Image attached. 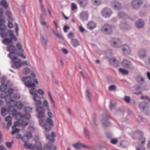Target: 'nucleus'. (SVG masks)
Masks as SVG:
<instances>
[{"mask_svg": "<svg viewBox=\"0 0 150 150\" xmlns=\"http://www.w3.org/2000/svg\"><path fill=\"white\" fill-rule=\"evenodd\" d=\"M140 98L143 100H146L148 102H150V98L147 96H142Z\"/></svg>", "mask_w": 150, "mask_h": 150, "instance_id": "53", "label": "nucleus"}, {"mask_svg": "<svg viewBox=\"0 0 150 150\" xmlns=\"http://www.w3.org/2000/svg\"><path fill=\"white\" fill-rule=\"evenodd\" d=\"M142 2L140 0H134L132 3L131 5L135 9H137L142 5Z\"/></svg>", "mask_w": 150, "mask_h": 150, "instance_id": "11", "label": "nucleus"}, {"mask_svg": "<svg viewBox=\"0 0 150 150\" xmlns=\"http://www.w3.org/2000/svg\"><path fill=\"white\" fill-rule=\"evenodd\" d=\"M53 34L57 38L62 39V36L61 35L58 33H57L56 32L54 31H53Z\"/></svg>", "mask_w": 150, "mask_h": 150, "instance_id": "49", "label": "nucleus"}, {"mask_svg": "<svg viewBox=\"0 0 150 150\" xmlns=\"http://www.w3.org/2000/svg\"><path fill=\"white\" fill-rule=\"evenodd\" d=\"M116 89V86L114 85L110 86L108 88L109 90L110 91H115Z\"/></svg>", "mask_w": 150, "mask_h": 150, "instance_id": "51", "label": "nucleus"}, {"mask_svg": "<svg viewBox=\"0 0 150 150\" xmlns=\"http://www.w3.org/2000/svg\"><path fill=\"white\" fill-rule=\"evenodd\" d=\"M34 146V147H35L37 150H42L41 144L40 142H37Z\"/></svg>", "mask_w": 150, "mask_h": 150, "instance_id": "40", "label": "nucleus"}, {"mask_svg": "<svg viewBox=\"0 0 150 150\" xmlns=\"http://www.w3.org/2000/svg\"><path fill=\"white\" fill-rule=\"evenodd\" d=\"M0 11H1L2 13V15L0 14V25L4 24V18L3 17V11L1 9H0Z\"/></svg>", "mask_w": 150, "mask_h": 150, "instance_id": "39", "label": "nucleus"}, {"mask_svg": "<svg viewBox=\"0 0 150 150\" xmlns=\"http://www.w3.org/2000/svg\"><path fill=\"white\" fill-rule=\"evenodd\" d=\"M101 13L103 17L106 18H109L111 16L112 11L110 8H105L101 10Z\"/></svg>", "mask_w": 150, "mask_h": 150, "instance_id": "4", "label": "nucleus"}, {"mask_svg": "<svg viewBox=\"0 0 150 150\" xmlns=\"http://www.w3.org/2000/svg\"><path fill=\"white\" fill-rule=\"evenodd\" d=\"M90 90L89 88H88L86 91V96L88 99L89 101H91V98L90 97V94L89 93Z\"/></svg>", "mask_w": 150, "mask_h": 150, "instance_id": "48", "label": "nucleus"}, {"mask_svg": "<svg viewBox=\"0 0 150 150\" xmlns=\"http://www.w3.org/2000/svg\"><path fill=\"white\" fill-rule=\"evenodd\" d=\"M12 61L11 67L14 69L19 68L21 67V61L20 59L15 57L10 58Z\"/></svg>", "mask_w": 150, "mask_h": 150, "instance_id": "3", "label": "nucleus"}, {"mask_svg": "<svg viewBox=\"0 0 150 150\" xmlns=\"http://www.w3.org/2000/svg\"><path fill=\"white\" fill-rule=\"evenodd\" d=\"M41 43L42 45L46 48L47 47V38H45L43 35L40 34Z\"/></svg>", "mask_w": 150, "mask_h": 150, "instance_id": "18", "label": "nucleus"}, {"mask_svg": "<svg viewBox=\"0 0 150 150\" xmlns=\"http://www.w3.org/2000/svg\"><path fill=\"white\" fill-rule=\"evenodd\" d=\"M19 112H17L16 110L15 109H13L12 111V114L13 116L16 117L18 116L20 117V115L19 114Z\"/></svg>", "mask_w": 150, "mask_h": 150, "instance_id": "47", "label": "nucleus"}, {"mask_svg": "<svg viewBox=\"0 0 150 150\" xmlns=\"http://www.w3.org/2000/svg\"><path fill=\"white\" fill-rule=\"evenodd\" d=\"M2 43L5 45H11L13 44L12 40L10 38H5L2 41Z\"/></svg>", "mask_w": 150, "mask_h": 150, "instance_id": "21", "label": "nucleus"}, {"mask_svg": "<svg viewBox=\"0 0 150 150\" xmlns=\"http://www.w3.org/2000/svg\"><path fill=\"white\" fill-rule=\"evenodd\" d=\"M20 117L21 118H23L26 120H28L30 118V116L29 113H25L24 115H22L21 113H19Z\"/></svg>", "mask_w": 150, "mask_h": 150, "instance_id": "28", "label": "nucleus"}, {"mask_svg": "<svg viewBox=\"0 0 150 150\" xmlns=\"http://www.w3.org/2000/svg\"><path fill=\"white\" fill-rule=\"evenodd\" d=\"M52 145V143H49L45 145V149L48 150H51Z\"/></svg>", "mask_w": 150, "mask_h": 150, "instance_id": "43", "label": "nucleus"}, {"mask_svg": "<svg viewBox=\"0 0 150 150\" xmlns=\"http://www.w3.org/2000/svg\"><path fill=\"white\" fill-rule=\"evenodd\" d=\"M137 80L139 83H140L141 82H142L144 81V80L143 78L141 76H138L137 78Z\"/></svg>", "mask_w": 150, "mask_h": 150, "instance_id": "54", "label": "nucleus"}, {"mask_svg": "<svg viewBox=\"0 0 150 150\" xmlns=\"http://www.w3.org/2000/svg\"><path fill=\"white\" fill-rule=\"evenodd\" d=\"M138 55L141 58H144L146 55V51L145 49H142L140 50L138 53Z\"/></svg>", "mask_w": 150, "mask_h": 150, "instance_id": "16", "label": "nucleus"}, {"mask_svg": "<svg viewBox=\"0 0 150 150\" xmlns=\"http://www.w3.org/2000/svg\"><path fill=\"white\" fill-rule=\"evenodd\" d=\"M7 50L10 52L8 55V57L9 58L12 57L11 56L12 54H16L15 53V51L16 50V47L13 44L8 46L7 48Z\"/></svg>", "mask_w": 150, "mask_h": 150, "instance_id": "9", "label": "nucleus"}, {"mask_svg": "<svg viewBox=\"0 0 150 150\" xmlns=\"http://www.w3.org/2000/svg\"><path fill=\"white\" fill-rule=\"evenodd\" d=\"M45 122L47 125H48V126H47V127H48V126L50 127V126H53V121L52 120L51 118H47L45 120Z\"/></svg>", "mask_w": 150, "mask_h": 150, "instance_id": "29", "label": "nucleus"}, {"mask_svg": "<svg viewBox=\"0 0 150 150\" xmlns=\"http://www.w3.org/2000/svg\"><path fill=\"white\" fill-rule=\"evenodd\" d=\"M15 106L19 110L22 109L23 107V104L21 102H17L15 104Z\"/></svg>", "mask_w": 150, "mask_h": 150, "instance_id": "36", "label": "nucleus"}, {"mask_svg": "<svg viewBox=\"0 0 150 150\" xmlns=\"http://www.w3.org/2000/svg\"><path fill=\"white\" fill-rule=\"evenodd\" d=\"M32 135L31 132H27L23 135V139H24V138H26V140H28L32 137Z\"/></svg>", "mask_w": 150, "mask_h": 150, "instance_id": "32", "label": "nucleus"}, {"mask_svg": "<svg viewBox=\"0 0 150 150\" xmlns=\"http://www.w3.org/2000/svg\"><path fill=\"white\" fill-rule=\"evenodd\" d=\"M87 26L88 29L92 30L96 27V24L95 23L91 21L87 24Z\"/></svg>", "mask_w": 150, "mask_h": 150, "instance_id": "24", "label": "nucleus"}, {"mask_svg": "<svg viewBox=\"0 0 150 150\" xmlns=\"http://www.w3.org/2000/svg\"><path fill=\"white\" fill-rule=\"evenodd\" d=\"M120 27V28L123 30H125L129 28V26L126 23H121Z\"/></svg>", "mask_w": 150, "mask_h": 150, "instance_id": "27", "label": "nucleus"}, {"mask_svg": "<svg viewBox=\"0 0 150 150\" xmlns=\"http://www.w3.org/2000/svg\"><path fill=\"white\" fill-rule=\"evenodd\" d=\"M88 13L87 11H83L81 12L79 15L80 18L82 21H85L88 19Z\"/></svg>", "mask_w": 150, "mask_h": 150, "instance_id": "12", "label": "nucleus"}, {"mask_svg": "<svg viewBox=\"0 0 150 150\" xmlns=\"http://www.w3.org/2000/svg\"><path fill=\"white\" fill-rule=\"evenodd\" d=\"M118 142V140L116 139H113L110 140V142L113 144H116Z\"/></svg>", "mask_w": 150, "mask_h": 150, "instance_id": "60", "label": "nucleus"}, {"mask_svg": "<svg viewBox=\"0 0 150 150\" xmlns=\"http://www.w3.org/2000/svg\"><path fill=\"white\" fill-rule=\"evenodd\" d=\"M134 89L136 92L134 93L136 94H140L141 93L142 91L141 89V87L140 86H136L134 87Z\"/></svg>", "mask_w": 150, "mask_h": 150, "instance_id": "35", "label": "nucleus"}, {"mask_svg": "<svg viewBox=\"0 0 150 150\" xmlns=\"http://www.w3.org/2000/svg\"><path fill=\"white\" fill-rule=\"evenodd\" d=\"M130 97L128 96H126L124 98V100L127 103H129L130 101Z\"/></svg>", "mask_w": 150, "mask_h": 150, "instance_id": "58", "label": "nucleus"}, {"mask_svg": "<svg viewBox=\"0 0 150 150\" xmlns=\"http://www.w3.org/2000/svg\"><path fill=\"white\" fill-rule=\"evenodd\" d=\"M122 50L123 52L125 54H130L131 53V50L130 47L127 45H125L122 47Z\"/></svg>", "mask_w": 150, "mask_h": 150, "instance_id": "15", "label": "nucleus"}, {"mask_svg": "<svg viewBox=\"0 0 150 150\" xmlns=\"http://www.w3.org/2000/svg\"><path fill=\"white\" fill-rule=\"evenodd\" d=\"M11 120V117L10 116H8L5 118V120L7 122V127L8 129H9V127L12 124Z\"/></svg>", "mask_w": 150, "mask_h": 150, "instance_id": "26", "label": "nucleus"}, {"mask_svg": "<svg viewBox=\"0 0 150 150\" xmlns=\"http://www.w3.org/2000/svg\"><path fill=\"white\" fill-rule=\"evenodd\" d=\"M122 64L123 66L127 68H131L132 69H134V67L132 66L130 62L127 59H124L122 62Z\"/></svg>", "mask_w": 150, "mask_h": 150, "instance_id": "13", "label": "nucleus"}, {"mask_svg": "<svg viewBox=\"0 0 150 150\" xmlns=\"http://www.w3.org/2000/svg\"><path fill=\"white\" fill-rule=\"evenodd\" d=\"M92 4L96 6H98L102 3V0H92Z\"/></svg>", "mask_w": 150, "mask_h": 150, "instance_id": "34", "label": "nucleus"}, {"mask_svg": "<svg viewBox=\"0 0 150 150\" xmlns=\"http://www.w3.org/2000/svg\"><path fill=\"white\" fill-rule=\"evenodd\" d=\"M71 7L72 10L74 11L77 9V7L76 4L74 3H72L71 4Z\"/></svg>", "mask_w": 150, "mask_h": 150, "instance_id": "55", "label": "nucleus"}, {"mask_svg": "<svg viewBox=\"0 0 150 150\" xmlns=\"http://www.w3.org/2000/svg\"><path fill=\"white\" fill-rule=\"evenodd\" d=\"M82 148H83L85 149H89L91 148L90 147L86 145H85L82 144Z\"/></svg>", "mask_w": 150, "mask_h": 150, "instance_id": "63", "label": "nucleus"}, {"mask_svg": "<svg viewBox=\"0 0 150 150\" xmlns=\"http://www.w3.org/2000/svg\"><path fill=\"white\" fill-rule=\"evenodd\" d=\"M30 71V69L28 68H25L23 70V73L25 74H28Z\"/></svg>", "mask_w": 150, "mask_h": 150, "instance_id": "57", "label": "nucleus"}, {"mask_svg": "<svg viewBox=\"0 0 150 150\" xmlns=\"http://www.w3.org/2000/svg\"><path fill=\"white\" fill-rule=\"evenodd\" d=\"M7 111L6 110L5 108H1V113L2 116H5L6 114Z\"/></svg>", "mask_w": 150, "mask_h": 150, "instance_id": "45", "label": "nucleus"}, {"mask_svg": "<svg viewBox=\"0 0 150 150\" xmlns=\"http://www.w3.org/2000/svg\"><path fill=\"white\" fill-rule=\"evenodd\" d=\"M41 11L44 15H46L47 13L45 11V9L42 4H40Z\"/></svg>", "mask_w": 150, "mask_h": 150, "instance_id": "46", "label": "nucleus"}, {"mask_svg": "<svg viewBox=\"0 0 150 150\" xmlns=\"http://www.w3.org/2000/svg\"><path fill=\"white\" fill-rule=\"evenodd\" d=\"M71 43L74 47H76L80 45L79 41L75 38H71Z\"/></svg>", "mask_w": 150, "mask_h": 150, "instance_id": "19", "label": "nucleus"}, {"mask_svg": "<svg viewBox=\"0 0 150 150\" xmlns=\"http://www.w3.org/2000/svg\"><path fill=\"white\" fill-rule=\"evenodd\" d=\"M36 111L38 112V117L39 118H42L44 116L45 110L44 108L39 106H36Z\"/></svg>", "mask_w": 150, "mask_h": 150, "instance_id": "8", "label": "nucleus"}, {"mask_svg": "<svg viewBox=\"0 0 150 150\" xmlns=\"http://www.w3.org/2000/svg\"><path fill=\"white\" fill-rule=\"evenodd\" d=\"M35 77V74L33 73L29 76L23 77L21 80L24 82V84L26 87L32 88L30 90V93L31 94L33 95V100L34 101L35 104L36 106L40 105L41 102L40 97L37 95L36 91L34 90L35 85L33 82H35L36 84L38 83Z\"/></svg>", "mask_w": 150, "mask_h": 150, "instance_id": "1", "label": "nucleus"}, {"mask_svg": "<svg viewBox=\"0 0 150 150\" xmlns=\"http://www.w3.org/2000/svg\"><path fill=\"white\" fill-rule=\"evenodd\" d=\"M28 141H24V146L27 149H30V150H32L34 148V145H33L29 143L28 142Z\"/></svg>", "mask_w": 150, "mask_h": 150, "instance_id": "25", "label": "nucleus"}, {"mask_svg": "<svg viewBox=\"0 0 150 150\" xmlns=\"http://www.w3.org/2000/svg\"><path fill=\"white\" fill-rule=\"evenodd\" d=\"M139 107L140 110L147 115H148L146 112L148 110L149 105L148 104L145 102L140 103L139 105Z\"/></svg>", "mask_w": 150, "mask_h": 150, "instance_id": "5", "label": "nucleus"}, {"mask_svg": "<svg viewBox=\"0 0 150 150\" xmlns=\"http://www.w3.org/2000/svg\"><path fill=\"white\" fill-rule=\"evenodd\" d=\"M111 6L116 10H120L122 8L121 4L119 2L116 1H112L111 3Z\"/></svg>", "mask_w": 150, "mask_h": 150, "instance_id": "10", "label": "nucleus"}, {"mask_svg": "<svg viewBox=\"0 0 150 150\" xmlns=\"http://www.w3.org/2000/svg\"><path fill=\"white\" fill-rule=\"evenodd\" d=\"M119 72L124 75H126L128 74L129 72L128 70L122 68H120L119 69Z\"/></svg>", "mask_w": 150, "mask_h": 150, "instance_id": "30", "label": "nucleus"}, {"mask_svg": "<svg viewBox=\"0 0 150 150\" xmlns=\"http://www.w3.org/2000/svg\"><path fill=\"white\" fill-rule=\"evenodd\" d=\"M7 85L6 83L2 84L0 87V90L3 92L7 88Z\"/></svg>", "mask_w": 150, "mask_h": 150, "instance_id": "41", "label": "nucleus"}, {"mask_svg": "<svg viewBox=\"0 0 150 150\" xmlns=\"http://www.w3.org/2000/svg\"><path fill=\"white\" fill-rule=\"evenodd\" d=\"M13 92V89L12 88H10L8 89L7 92H5L6 96L5 97L6 100V98L7 96L11 95Z\"/></svg>", "mask_w": 150, "mask_h": 150, "instance_id": "31", "label": "nucleus"}, {"mask_svg": "<svg viewBox=\"0 0 150 150\" xmlns=\"http://www.w3.org/2000/svg\"><path fill=\"white\" fill-rule=\"evenodd\" d=\"M13 144V142H7L6 143V145L8 148L10 149L11 148Z\"/></svg>", "mask_w": 150, "mask_h": 150, "instance_id": "50", "label": "nucleus"}, {"mask_svg": "<svg viewBox=\"0 0 150 150\" xmlns=\"http://www.w3.org/2000/svg\"><path fill=\"white\" fill-rule=\"evenodd\" d=\"M110 44L113 47L118 48L120 47L121 42L119 39L115 38L110 41Z\"/></svg>", "mask_w": 150, "mask_h": 150, "instance_id": "7", "label": "nucleus"}, {"mask_svg": "<svg viewBox=\"0 0 150 150\" xmlns=\"http://www.w3.org/2000/svg\"><path fill=\"white\" fill-rule=\"evenodd\" d=\"M39 124L43 127L45 128V131L48 132L51 129V127L48 126V127H47V126H48V125L44 122L43 120L42 119H40L39 120Z\"/></svg>", "mask_w": 150, "mask_h": 150, "instance_id": "14", "label": "nucleus"}, {"mask_svg": "<svg viewBox=\"0 0 150 150\" xmlns=\"http://www.w3.org/2000/svg\"><path fill=\"white\" fill-rule=\"evenodd\" d=\"M144 25V22L142 21L139 20L136 22V25L139 29L143 27Z\"/></svg>", "mask_w": 150, "mask_h": 150, "instance_id": "23", "label": "nucleus"}, {"mask_svg": "<svg viewBox=\"0 0 150 150\" xmlns=\"http://www.w3.org/2000/svg\"><path fill=\"white\" fill-rule=\"evenodd\" d=\"M19 131L20 129H19L16 128L12 131L11 132V134H14L15 133L18 132Z\"/></svg>", "mask_w": 150, "mask_h": 150, "instance_id": "61", "label": "nucleus"}, {"mask_svg": "<svg viewBox=\"0 0 150 150\" xmlns=\"http://www.w3.org/2000/svg\"><path fill=\"white\" fill-rule=\"evenodd\" d=\"M6 28V26L4 24L0 25V30L4 31Z\"/></svg>", "mask_w": 150, "mask_h": 150, "instance_id": "59", "label": "nucleus"}, {"mask_svg": "<svg viewBox=\"0 0 150 150\" xmlns=\"http://www.w3.org/2000/svg\"><path fill=\"white\" fill-rule=\"evenodd\" d=\"M32 108L29 107H25L24 109L25 112L26 113H29L32 112Z\"/></svg>", "mask_w": 150, "mask_h": 150, "instance_id": "42", "label": "nucleus"}, {"mask_svg": "<svg viewBox=\"0 0 150 150\" xmlns=\"http://www.w3.org/2000/svg\"><path fill=\"white\" fill-rule=\"evenodd\" d=\"M143 133L139 132H137L134 133L132 136V138L134 139H139L141 141V144L139 143L138 146H136V150H144L143 146L145 142V138L143 137Z\"/></svg>", "mask_w": 150, "mask_h": 150, "instance_id": "2", "label": "nucleus"}, {"mask_svg": "<svg viewBox=\"0 0 150 150\" xmlns=\"http://www.w3.org/2000/svg\"><path fill=\"white\" fill-rule=\"evenodd\" d=\"M102 122L103 124L105 126H108V122L106 121H104V120H102Z\"/></svg>", "mask_w": 150, "mask_h": 150, "instance_id": "64", "label": "nucleus"}, {"mask_svg": "<svg viewBox=\"0 0 150 150\" xmlns=\"http://www.w3.org/2000/svg\"><path fill=\"white\" fill-rule=\"evenodd\" d=\"M1 4L3 7L6 9L8 7V5L6 0H1Z\"/></svg>", "mask_w": 150, "mask_h": 150, "instance_id": "33", "label": "nucleus"}, {"mask_svg": "<svg viewBox=\"0 0 150 150\" xmlns=\"http://www.w3.org/2000/svg\"><path fill=\"white\" fill-rule=\"evenodd\" d=\"M115 105V103H111L109 106L110 109L111 110H112V109H113L114 108Z\"/></svg>", "mask_w": 150, "mask_h": 150, "instance_id": "62", "label": "nucleus"}, {"mask_svg": "<svg viewBox=\"0 0 150 150\" xmlns=\"http://www.w3.org/2000/svg\"><path fill=\"white\" fill-rule=\"evenodd\" d=\"M11 33L9 34L10 38L12 40H13L15 41H17V39L15 36L14 35L13 32L12 31H11Z\"/></svg>", "mask_w": 150, "mask_h": 150, "instance_id": "44", "label": "nucleus"}, {"mask_svg": "<svg viewBox=\"0 0 150 150\" xmlns=\"http://www.w3.org/2000/svg\"><path fill=\"white\" fill-rule=\"evenodd\" d=\"M0 35L2 38H5L7 37L8 34L6 32H3L1 33Z\"/></svg>", "mask_w": 150, "mask_h": 150, "instance_id": "56", "label": "nucleus"}, {"mask_svg": "<svg viewBox=\"0 0 150 150\" xmlns=\"http://www.w3.org/2000/svg\"><path fill=\"white\" fill-rule=\"evenodd\" d=\"M77 2L81 7H85L87 4L88 0H77Z\"/></svg>", "mask_w": 150, "mask_h": 150, "instance_id": "20", "label": "nucleus"}, {"mask_svg": "<svg viewBox=\"0 0 150 150\" xmlns=\"http://www.w3.org/2000/svg\"><path fill=\"white\" fill-rule=\"evenodd\" d=\"M73 146L75 148L77 149H79L82 148V144L79 142L74 144Z\"/></svg>", "mask_w": 150, "mask_h": 150, "instance_id": "37", "label": "nucleus"}, {"mask_svg": "<svg viewBox=\"0 0 150 150\" xmlns=\"http://www.w3.org/2000/svg\"><path fill=\"white\" fill-rule=\"evenodd\" d=\"M118 16L120 18H123L126 16V14L123 12L120 11L118 12Z\"/></svg>", "mask_w": 150, "mask_h": 150, "instance_id": "38", "label": "nucleus"}, {"mask_svg": "<svg viewBox=\"0 0 150 150\" xmlns=\"http://www.w3.org/2000/svg\"><path fill=\"white\" fill-rule=\"evenodd\" d=\"M109 61L111 64L116 67H117L119 65L118 62L114 57L110 59Z\"/></svg>", "mask_w": 150, "mask_h": 150, "instance_id": "22", "label": "nucleus"}, {"mask_svg": "<svg viewBox=\"0 0 150 150\" xmlns=\"http://www.w3.org/2000/svg\"><path fill=\"white\" fill-rule=\"evenodd\" d=\"M101 30L105 33L110 34L112 31V27L109 25L105 24L102 27Z\"/></svg>", "mask_w": 150, "mask_h": 150, "instance_id": "6", "label": "nucleus"}, {"mask_svg": "<svg viewBox=\"0 0 150 150\" xmlns=\"http://www.w3.org/2000/svg\"><path fill=\"white\" fill-rule=\"evenodd\" d=\"M56 136V134L54 132H52L51 135L47 134L46 136V138L50 141L53 142L55 141L54 137Z\"/></svg>", "mask_w": 150, "mask_h": 150, "instance_id": "17", "label": "nucleus"}, {"mask_svg": "<svg viewBox=\"0 0 150 150\" xmlns=\"http://www.w3.org/2000/svg\"><path fill=\"white\" fill-rule=\"evenodd\" d=\"M43 105L47 108L48 110H49V106L48 102L46 100H45L43 102Z\"/></svg>", "mask_w": 150, "mask_h": 150, "instance_id": "52", "label": "nucleus"}]
</instances>
